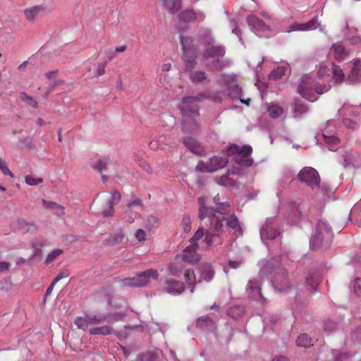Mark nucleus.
Here are the masks:
<instances>
[{"mask_svg":"<svg viewBox=\"0 0 361 361\" xmlns=\"http://www.w3.org/2000/svg\"><path fill=\"white\" fill-rule=\"evenodd\" d=\"M214 207H207V198L200 197L198 199L200 205L199 217L202 221L208 219L209 224L204 222L206 226V236L203 242L207 247H216L223 244L224 223L226 228L233 230L235 236L242 235V229L237 216L230 214L231 205L228 202H221L219 194L214 197Z\"/></svg>","mask_w":361,"mask_h":361,"instance_id":"1","label":"nucleus"},{"mask_svg":"<svg viewBox=\"0 0 361 361\" xmlns=\"http://www.w3.org/2000/svg\"><path fill=\"white\" fill-rule=\"evenodd\" d=\"M219 101L217 96H214L209 91L200 92L196 96L185 97L182 99L178 108L185 117L195 118L199 116V106L195 103L201 102L204 99Z\"/></svg>","mask_w":361,"mask_h":361,"instance_id":"2","label":"nucleus"},{"mask_svg":"<svg viewBox=\"0 0 361 361\" xmlns=\"http://www.w3.org/2000/svg\"><path fill=\"white\" fill-rule=\"evenodd\" d=\"M206 236V229L201 225L196 231L193 236L190 238V244L185 247L182 255V259L184 262L194 264L200 259V255L197 252L199 247L198 241Z\"/></svg>","mask_w":361,"mask_h":361,"instance_id":"3","label":"nucleus"},{"mask_svg":"<svg viewBox=\"0 0 361 361\" xmlns=\"http://www.w3.org/2000/svg\"><path fill=\"white\" fill-rule=\"evenodd\" d=\"M333 233L328 225L319 221L317 224L315 233L310 240V245L314 249H317L324 242L329 243L332 240Z\"/></svg>","mask_w":361,"mask_h":361,"instance_id":"4","label":"nucleus"},{"mask_svg":"<svg viewBox=\"0 0 361 361\" xmlns=\"http://www.w3.org/2000/svg\"><path fill=\"white\" fill-rule=\"evenodd\" d=\"M333 233L328 225L319 221L317 224L315 233L310 240V245L314 249H317L324 242L329 243L332 240Z\"/></svg>","mask_w":361,"mask_h":361,"instance_id":"5","label":"nucleus"},{"mask_svg":"<svg viewBox=\"0 0 361 361\" xmlns=\"http://www.w3.org/2000/svg\"><path fill=\"white\" fill-rule=\"evenodd\" d=\"M159 277V273L156 269H149L135 277L127 278L122 281L123 286L129 287H142L149 284L150 279L157 280Z\"/></svg>","mask_w":361,"mask_h":361,"instance_id":"6","label":"nucleus"},{"mask_svg":"<svg viewBox=\"0 0 361 361\" xmlns=\"http://www.w3.org/2000/svg\"><path fill=\"white\" fill-rule=\"evenodd\" d=\"M312 87H314V91L318 94H322L324 92H327L330 90L331 86L327 85H320L319 83L310 85L307 82L303 80L298 87V92L308 101L314 102L317 99V97L311 92V89Z\"/></svg>","mask_w":361,"mask_h":361,"instance_id":"7","label":"nucleus"},{"mask_svg":"<svg viewBox=\"0 0 361 361\" xmlns=\"http://www.w3.org/2000/svg\"><path fill=\"white\" fill-rule=\"evenodd\" d=\"M228 162V160L226 158L214 156L207 162L200 161L196 166V169L202 172L212 173L220 169L224 168Z\"/></svg>","mask_w":361,"mask_h":361,"instance_id":"8","label":"nucleus"},{"mask_svg":"<svg viewBox=\"0 0 361 361\" xmlns=\"http://www.w3.org/2000/svg\"><path fill=\"white\" fill-rule=\"evenodd\" d=\"M298 179L305 182L312 188L318 186L320 183V177L318 172L312 167H304L298 174Z\"/></svg>","mask_w":361,"mask_h":361,"instance_id":"9","label":"nucleus"},{"mask_svg":"<svg viewBox=\"0 0 361 361\" xmlns=\"http://www.w3.org/2000/svg\"><path fill=\"white\" fill-rule=\"evenodd\" d=\"M252 149L250 146L245 145L240 149L235 145H231L227 149V155L231 156L237 154L236 161H240V164L243 166H250L251 164L248 159H245L243 161L239 160V158H247L252 153Z\"/></svg>","mask_w":361,"mask_h":361,"instance_id":"10","label":"nucleus"},{"mask_svg":"<svg viewBox=\"0 0 361 361\" xmlns=\"http://www.w3.org/2000/svg\"><path fill=\"white\" fill-rule=\"evenodd\" d=\"M104 64H98L95 60H88L84 64V75L86 78H95L104 73Z\"/></svg>","mask_w":361,"mask_h":361,"instance_id":"11","label":"nucleus"},{"mask_svg":"<svg viewBox=\"0 0 361 361\" xmlns=\"http://www.w3.org/2000/svg\"><path fill=\"white\" fill-rule=\"evenodd\" d=\"M104 321L105 317L102 316H89L87 318L77 317L74 320V324L78 329L85 331L88 325L99 324Z\"/></svg>","mask_w":361,"mask_h":361,"instance_id":"12","label":"nucleus"},{"mask_svg":"<svg viewBox=\"0 0 361 361\" xmlns=\"http://www.w3.org/2000/svg\"><path fill=\"white\" fill-rule=\"evenodd\" d=\"M163 289L171 295H179L182 293L185 286L184 283L175 279H167L163 284Z\"/></svg>","mask_w":361,"mask_h":361,"instance_id":"13","label":"nucleus"},{"mask_svg":"<svg viewBox=\"0 0 361 361\" xmlns=\"http://www.w3.org/2000/svg\"><path fill=\"white\" fill-rule=\"evenodd\" d=\"M179 20L184 23H191L196 20L203 21L204 15L202 13H196L193 9H185L178 14Z\"/></svg>","mask_w":361,"mask_h":361,"instance_id":"14","label":"nucleus"},{"mask_svg":"<svg viewBox=\"0 0 361 361\" xmlns=\"http://www.w3.org/2000/svg\"><path fill=\"white\" fill-rule=\"evenodd\" d=\"M225 55V49L219 45H211L207 48L202 54L204 60L208 61L210 59L216 57H224Z\"/></svg>","mask_w":361,"mask_h":361,"instance_id":"15","label":"nucleus"},{"mask_svg":"<svg viewBox=\"0 0 361 361\" xmlns=\"http://www.w3.org/2000/svg\"><path fill=\"white\" fill-rule=\"evenodd\" d=\"M229 61L224 57H216L206 63L207 68L212 71H219L228 66Z\"/></svg>","mask_w":361,"mask_h":361,"instance_id":"16","label":"nucleus"},{"mask_svg":"<svg viewBox=\"0 0 361 361\" xmlns=\"http://www.w3.org/2000/svg\"><path fill=\"white\" fill-rule=\"evenodd\" d=\"M183 144L193 154L201 155L204 151L201 144L195 138L185 137L183 138Z\"/></svg>","mask_w":361,"mask_h":361,"instance_id":"17","label":"nucleus"},{"mask_svg":"<svg viewBox=\"0 0 361 361\" xmlns=\"http://www.w3.org/2000/svg\"><path fill=\"white\" fill-rule=\"evenodd\" d=\"M281 276L276 273L274 280V286L279 290H285L289 287L287 280L288 272L281 269Z\"/></svg>","mask_w":361,"mask_h":361,"instance_id":"18","label":"nucleus"},{"mask_svg":"<svg viewBox=\"0 0 361 361\" xmlns=\"http://www.w3.org/2000/svg\"><path fill=\"white\" fill-rule=\"evenodd\" d=\"M161 1L163 8L171 14L177 13L181 8V0H161Z\"/></svg>","mask_w":361,"mask_h":361,"instance_id":"19","label":"nucleus"},{"mask_svg":"<svg viewBox=\"0 0 361 361\" xmlns=\"http://www.w3.org/2000/svg\"><path fill=\"white\" fill-rule=\"evenodd\" d=\"M183 60L185 61L186 70L191 71L196 63V51L194 49L183 51Z\"/></svg>","mask_w":361,"mask_h":361,"instance_id":"20","label":"nucleus"},{"mask_svg":"<svg viewBox=\"0 0 361 361\" xmlns=\"http://www.w3.org/2000/svg\"><path fill=\"white\" fill-rule=\"evenodd\" d=\"M279 234V231L268 221L266 222L260 230V235L262 239H274Z\"/></svg>","mask_w":361,"mask_h":361,"instance_id":"21","label":"nucleus"},{"mask_svg":"<svg viewBox=\"0 0 361 361\" xmlns=\"http://www.w3.org/2000/svg\"><path fill=\"white\" fill-rule=\"evenodd\" d=\"M331 52L334 54L335 59L338 61H343L348 54L345 47L340 43L334 44L331 48Z\"/></svg>","mask_w":361,"mask_h":361,"instance_id":"22","label":"nucleus"},{"mask_svg":"<svg viewBox=\"0 0 361 361\" xmlns=\"http://www.w3.org/2000/svg\"><path fill=\"white\" fill-rule=\"evenodd\" d=\"M42 10L41 6H35L25 9L23 13L27 20L33 22Z\"/></svg>","mask_w":361,"mask_h":361,"instance_id":"23","label":"nucleus"},{"mask_svg":"<svg viewBox=\"0 0 361 361\" xmlns=\"http://www.w3.org/2000/svg\"><path fill=\"white\" fill-rule=\"evenodd\" d=\"M133 160L143 170H145L147 173H152V169L149 166V164L140 155L134 154L133 156Z\"/></svg>","mask_w":361,"mask_h":361,"instance_id":"24","label":"nucleus"},{"mask_svg":"<svg viewBox=\"0 0 361 361\" xmlns=\"http://www.w3.org/2000/svg\"><path fill=\"white\" fill-rule=\"evenodd\" d=\"M268 112L271 118H279L283 114V109L279 104H271L268 107Z\"/></svg>","mask_w":361,"mask_h":361,"instance_id":"25","label":"nucleus"},{"mask_svg":"<svg viewBox=\"0 0 361 361\" xmlns=\"http://www.w3.org/2000/svg\"><path fill=\"white\" fill-rule=\"evenodd\" d=\"M136 361H159V357L157 353L147 352L137 355Z\"/></svg>","mask_w":361,"mask_h":361,"instance_id":"26","label":"nucleus"},{"mask_svg":"<svg viewBox=\"0 0 361 361\" xmlns=\"http://www.w3.org/2000/svg\"><path fill=\"white\" fill-rule=\"evenodd\" d=\"M322 136L324 137V141L328 145L329 150L334 151L336 149V147L339 143V139L334 135L327 136L323 134Z\"/></svg>","mask_w":361,"mask_h":361,"instance_id":"27","label":"nucleus"},{"mask_svg":"<svg viewBox=\"0 0 361 361\" xmlns=\"http://www.w3.org/2000/svg\"><path fill=\"white\" fill-rule=\"evenodd\" d=\"M207 79V75L204 71L192 72L190 75V80L194 83L202 82Z\"/></svg>","mask_w":361,"mask_h":361,"instance_id":"28","label":"nucleus"},{"mask_svg":"<svg viewBox=\"0 0 361 361\" xmlns=\"http://www.w3.org/2000/svg\"><path fill=\"white\" fill-rule=\"evenodd\" d=\"M216 182L219 185L224 186H233L235 185V181L229 177L228 173L219 177Z\"/></svg>","mask_w":361,"mask_h":361,"instance_id":"29","label":"nucleus"},{"mask_svg":"<svg viewBox=\"0 0 361 361\" xmlns=\"http://www.w3.org/2000/svg\"><path fill=\"white\" fill-rule=\"evenodd\" d=\"M200 40L201 44H207L209 46L212 45L214 42V39L209 31H204L203 33H201Z\"/></svg>","mask_w":361,"mask_h":361,"instance_id":"30","label":"nucleus"},{"mask_svg":"<svg viewBox=\"0 0 361 361\" xmlns=\"http://www.w3.org/2000/svg\"><path fill=\"white\" fill-rule=\"evenodd\" d=\"M333 78L336 82H341L344 78L343 70L337 65L332 64Z\"/></svg>","mask_w":361,"mask_h":361,"instance_id":"31","label":"nucleus"},{"mask_svg":"<svg viewBox=\"0 0 361 361\" xmlns=\"http://www.w3.org/2000/svg\"><path fill=\"white\" fill-rule=\"evenodd\" d=\"M295 342H296L297 345L300 346V347L307 348V347L310 346V345H311L310 344L311 340H310V337L305 334H300L298 337Z\"/></svg>","mask_w":361,"mask_h":361,"instance_id":"32","label":"nucleus"},{"mask_svg":"<svg viewBox=\"0 0 361 361\" xmlns=\"http://www.w3.org/2000/svg\"><path fill=\"white\" fill-rule=\"evenodd\" d=\"M106 166L107 164L102 160L98 161L94 166V168L102 174V178L104 183L106 182L109 179V177L104 174Z\"/></svg>","mask_w":361,"mask_h":361,"instance_id":"33","label":"nucleus"},{"mask_svg":"<svg viewBox=\"0 0 361 361\" xmlns=\"http://www.w3.org/2000/svg\"><path fill=\"white\" fill-rule=\"evenodd\" d=\"M293 110L295 114V116H296L307 112L308 107L303 103L295 102Z\"/></svg>","mask_w":361,"mask_h":361,"instance_id":"34","label":"nucleus"},{"mask_svg":"<svg viewBox=\"0 0 361 361\" xmlns=\"http://www.w3.org/2000/svg\"><path fill=\"white\" fill-rule=\"evenodd\" d=\"M184 277L185 282L188 285H192L196 283V277L195 272L192 269H186L184 272Z\"/></svg>","mask_w":361,"mask_h":361,"instance_id":"35","label":"nucleus"},{"mask_svg":"<svg viewBox=\"0 0 361 361\" xmlns=\"http://www.w3.org/2000/svg\"><path fill=\"white\" fill-rule=\"evenodd\" d=\"M168 271L172 276H179L182 271V267L178 263L171 264L168 267Z\"/></svg>","mask_w":361,"mask_h":361,"instance_id":"36","label":"nucleus"},{"mask_svg":"<svg viewBox=\"0 0 361 361\" xmlns=\"http://www.w3.org/2000/svg\"><path fill=\"white\" fill-rule=\"evenodd\" d=\"M214 276V271L208 268L202 271L200 274V279L207 282L210 281Z\"/></svg>","mask_w":361,"mask_h":361,"instance_id":"37","label":"nucleus"},{"mask_svg":"<svg viewBox=\"0 0 361 361\" xmlns=\"http://www.w3.org/2000/svg\"><path fill=\"white\" fill-rule=\"evenodd\" d=\"M20 98L34 108H37L38 106L37 102L33 99L32 97H30L25 92L20 93Z\"/></svg>","mask_w":361,"mask_h":361,"instance_id":"38","label":"nucleus"},{"mask_svg":"<svg viewBox=\"0 0 361 361\" xmlns=\"http://www.w3.org/2000/svg\"><path fill=\"white\" fill-rule=\"evenodd\" d=\"M128 85V79L126 75L120 74L118 75V80H117V87L121 90H124L126 86Z\"/></svg>","mask_w":361,"mask_h":361,"instance_id":"39","label":"nucleus"},{"mask_svg":"<svg viewBox=\"0 0 361 361\" xmlns=\"http://www.w3.org/2000/svg\"><path fill=\"white\" fill-rule=\"evenodd\" d=\"M192 39L190 37H180V43L183 51L190 50L193 49L191 47Z\"/></svg>","mask_w":361,"mask_h":361,"instance_id":"40","label":"nucleus"},{"mask_svg":"<svg viewBox=\"0 0 361 361\" xmlns=\"http://www.w3.org/2000/svg\"><path fill=\"white\" fill-rule=\"evenodd\" d=\"M18 224L21 228L27 231H33L36 229L35 225H34L33 224H29L26 222L24 219H19L18 221Z\"/></svg>","mask_w":361,"mask_h":361,"instance_id":"41","label":"nucleus"},{"mask_svg":"<svg viewBox=\"0 0 361 361\" xmlns=\"http://www.w3.org/2000/svg\"><path fill=\"white\" fill-rule=\"evenodd\" d=\"M25 181L29 185H37L43 183L44 180L42 178H35L31 176L27 175L25 176Z\"/></svg>","mask_w":361,"mask_h":361,"instance_id":"42","label":"nucleus"},{"mask_svg":"<svg viewBox=\"0 0 361 361\" xmlns=\"http://www.w3.org/2000/svg\"><path fill=\"white\" fill-rule=\"evenodd\" d=\"M213 324L212 320L209 317H202L197 319V325L200 328L207 327Z\"/></svg>","mask_w":361,"mask_h":361,"instance_id":"43","label":"nucleus"},{"mask_svg":"<svg viewBox=\"0 0 361 361\" xmlns=\"http://www.w3.org/2000/svg\"><path fill=\"white\" fill-rule=\"evenodd\" d=\"M286 68L284 67H278L271 73L269 75L270 79L277 80L280 78L284 74Z\"/></svg>","mask_w":361,"mask_h":361,"instance_id":"44","label":"nucleus"},{"mask_svg":"<svg viewBox=\"0 0 361 361\" xmlns=\"http://www.w3.org/2000/svg\"><path fill=\"white\" fill-rule=\"evenodd\" d=\"M191 219L189 216H184L182 220V227L185 233H188L191 230Z\"/></svg>","mask_w":361,"mask_h":361,"instance_id":"45","label":"nucleus"},{"mask_svg":"<svg viewBox=\"0 0 361 361\" xmlns=\"http://www.w3.org/2000/svg\"><path fill=\"white\" fill-rule=\"evenodd\" d=\"M293 31H306L305 23H295L290 25L288 27L287 32H290Z\"/></svg>","mask_w":361,"mask_h":361,"instance_id":"46","label":"nucleus"},{"mask_svg":"<svg viewBox=\"0 0 361 361\" xmlns=\"http://www.w3.org/2000/svg\"><path fill=\"white\" fill-rule=\"evenodd\" d=\"M351 75L356 78L361 75V63L359 60L354 62L351 70Z\"/></svg>","mask_w":361,"mask_h":361,"instance_id":"47","label":"nucleus"},{"mask_svg":"<svg viewBox=\"0 0 361 361\" xmlns=\"http://www.w3.org/2000/svg\"><path fill=\"white\" fill-rule=\"evenodd\" d=\"M63 251L60 249L54 250L51 252L46 258V262L49 263L54 261L60 254H61Z\"/></svg>","mask_w":361,"mask_h":361,"instance_id":"48","label":"nucleus"},{"mask_svg":"<svg viewBox=\"0 0 361 361\" xmlns=\"http://www.w3.org/2000/svg\"><path fill=\"white\" fill-rule=\"evenodd\" d=\"M317 23H318L317 16L314 17L309 22L305 23V30L307 31V30H311L317 28Z\"/></svg>","mask_w":361,"mask_h":361,"instance_id":"49","label":"nucleus"},{"mask_svg":"<svg viewBox=\"0 0 361 361\" xmlns=\"http://www.w3.org/2000/svg\"><path fill=\"white\" fill-rule=\"evenodd\" d=\"M0 170L4 175H8L11 177H13V174L7 167L6 163L1 159H0Z\"/></svg>","mask_w":361,"mask_h":361,"instance_id":"50","label":"nucleus"},{"mask_svg":"<svg viewBox=\"0 0 361 361\" xmlns=\"http://www.w3.org/2000/svg\"><path fill=\"white\" fill-rule=\"evenodd\" d=\"M353 291L357 295H361V279L357 278L354 281Z\"/></svg>","mask_w":361,"mask_h":361,"instance_id":"51","label":"nucleus"},{"mask_svg":"<svg viewBox=\"0 0 361 361\" xmlns=\"http://www.w3.org/2000/svg\"><path fill=\"white\" fill-rule=\"evenodd\" d=\"M324 330L331 331L336 328V324L331 319H327L324 322Z\"/></svg>","mask_w":361,"mask_h":361,"instance_id":"52","label":"nucleus"},{"mask_svg":"<svg viewBox=\"0 0 361 361\" xmlns=\"http://www.w3.org/2000/svg\"><path fill=\"white\" fill-rule=\"evenodd\" d=\"M135 236L138 241H144L146 237V233L142 229H138L135 232Z\"/></svg>","mask_w":361,"mask_h":361,"instance_id":"53","label":"nucleus"},{"mask_svg":"<svg viewBox=\"0 0 361 361\" xmlns=\"http://www.w3.org/2000/svg\"><path fill=\"white\" fill-rule=\"evenodd\" d=\"M149 226L152 228H155L159 226V220L157 217L150 216L147 219Z\"/></svg>","mask_w":361,"mask_h":361,"instance_id":"54","label":"nucleus"},{"mask_svg":"<svg viewBox=\"0 0 361 361\" xmlns=\"http://www.w3.org/2000/svg\"><path fill=\"white\" fill-rule=\"evenodd\" d=\"M70 273L68 270H63L61 271L57 276L54 279V283H57L58 281H59L61 279H65V278H67L68 277Z\"/></svg>","mask_w":361,"mask_h":361,"instance_id":"55","label":"nucleus"},{"mask_svg":"<svg viewBox=\"0 0 361 361\" xmlns=\"http://www.w3.org/2000/svg\"><path fill=\"white\" fill-rule=\"evenodd\" d=\"M329 70L326 66H321L318 69L317 74L319 78H324L329 74Z\"/></svg>","mask_w":361,"mask_h":361,"instance_id":"56","label":"nucleus"},{"mask_svg":"<svg viewBox=\"0 0 361 361\" xmlns=\"http://www.w3.org/2000/svg\"><path fill=\"white\" fill-rule=\"evenodd\" d=\"M343 124L345 127H347L348 128H352V129H354L357 126V123L354 121H353L350 118H344Z\"/></svg>","mask_w":361,"mask_h":361,"instance_id":"57","label":"nucleus"},{"mask_svg":"<svg viewBox=\"0 0 361 361\" xmlns=\"http://www.w3.org/2000/svg\"><path fill=\"white\" fill-rule=\"evenodd\" d=\"M52 211L54 214L57 216H62L64 214V207L58 204H56L55 208Z\"/></svg>","mask_w":361,"mask_h":361,"instance_id":"58","label":"nucleus"},{"mask_svg":"<svg viewBox=\"0 0 361 361\" xmlns=\"http://www.w3.org/2000/svg\"><path fill=\"white\" fill-rule=\"evenodd\" d=\"M142 204V202H141L140 200L135 199V200H132L130 203H128V207L129 209H132V208L135 207H141Z\"/></svg>","mask_w":361,"mask_h":361,"instance_id":"59","label":"nucleus"},{"mask_svg":"<svg viewBox=\"0 0 361 361\" xmlns=\"http://www.w3.org/2000/svg\"><path fill=\"white\" fill-rule=\"evenodd\" d=\"M42 204H43L44 207H45L46 208L50 209L51 210H53L56 205V202H51V201H47L45 200H42Z\"/></svg>","mask_w":361,"mask_h":361,"instance_id":"60","label":"nucleus"},{"mask_svg":"<svg viewBox=\"0 0 361 361\" xmlns=\"http://www.w3.org/2000/svg\"><path fill=\"white\" fill-rule=\"evenodd\" d=\"M242 263H243L242 260H235V261L230 260L228 262V265L232 269H237L242 264Z\"/></svg>","mask_w":361,"mask_h":361,"instance_id":"61","label":"nucleus"},{"mask_svg":"<svg viewBox=\"0 0 361 361\" xmlns=\"http://www.w3.org/2000/svg\"><path fill=\"white\" fill-rule=\"evenodd\" d=\"M312 276H309L306 278V283L310 286L313 289L316 288V287L318 285V283L317 282H314L313 283L312 282Z\"/></svg>","mask_w":361,"mask_h":361,"instance_id":"62","label":"nucleus"},{"mask_svg":"<svg viewBox=\"0 0 361 361\" xmlns=\"http://www.w3.org/2000/svg\"><path fill=\"white\" fill-rule=\"evenodd\" d=\"M58 75V71H52L46 73V77L49 79L56 78Z\"/></svg>","mask_w":361,"mask_h":361,"instance_id":"63","label":"nucleus"},{"mask_svg":"<svg viewBox=\"0 0 361 361\" xmlns=\"http://www.w3.org/2000/svg\"><path fill=\"white\" fill-rule=\"evenodd\" d=\"M272 361H288L286 357L279 355L273 358Z\"/></svg>","mask_w":361,"mask_h":361,"instance_id":"64","label":"nucleus"}]
</instances>
